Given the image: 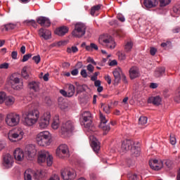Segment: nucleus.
Returning a JSON list of instances; mask_svg holds the SVG:
<instances>
[{
	"label": "nucleus",
	"mask_w": 180,
	"mask_h": 180,
	"mask_svg": "<svg viewBox=\"0 0 180 180\" xmlns=\"http://www.w3.org/2000/svg\"><path fill=\"white\" fill-rule=\"evenodd\" d=\"M86 32V25L82 22H78L75 26V30L72 31V34L75 37H82L85 36Z\"/></svg>",
	"instance_id": "nucleus-13"
},
{
	"label": "nucleus",
	"mask_w": 180,
	"mask_h": 180,
	"mask_svg": "<svg viewBox=\"0 0 180 180\" xmlns=\"http://www.w3.org/2000/svg\"><path fill=\"white\" fill-rule=\"evenodd\" d=\"M49 180H60V176L58 174H53Z\"/></svg>",
	"instance_id": "nucleus-60"
},
{
	"label": "nucleus",
	"mask_w": 180,
	"mask_h": 180,
	"mask_svg": "<svg viewBox=\"0 0 180 180\" xmlns=\"http://www.w3.org/2000/svg\"><path fill=\"white\" fill-rule=\"evenodd\" d=\"M113 76H114V85H118L120 81H123L124 84H128L129 82H127V77L123 72H122V69L120 68H117L115 69L113 72Z\"/></svg>",
	"instance_id": "nucleus-10"
},
{
	"label": "nucleus",
	"mask_w": 180,
	"mask_h": 180,
	"mask_svg": "<svg viewBox=\"0 0 180 180\" xmlns=\"http://www.w3.org/2000/svg\"><path fill=\"white\" fill-rule=\"evenodd\" d=\"M140 154H141L140 150V143L136 142V143L132 146V148H131V157H132V158H136V157H140Z\"/></svg>",
	"instance_id": "nucleus-21"
},
{
	"label": "nucleus",
	"mask_w": 180,
	"mask_h": 180,
	"mask_svg": "<svg viewBox=\"0 0 180 180\" xmlns=\"http://www.w3.org/2000/svg\"><path fill=\"white\" fill-rule=\"evenodd\" d=\"M92 119H94V117L89 111H82L80 114V123L85 129H91L92 127Z\"/></svg>",
	"instance_id": "nucleus-6"
},
{
	"label": "nucleus",
	"mask_w": 180,
	"mask_h": 180,
	"mask_svg": "<svg viewBox=\"0 0 180 180\" xmlns=\"http://www.w3.org/2000/svg\"><path fill=\"white\" fill-rule=\"evenodd\" d=\"M6 98V93L4 91H0V105H2L5 102V98Z\"/></svg>",
	"instance_id": "nucleus-45"
},
{
	"label": "nucleus",
	"mask_w": 180,
	"mask_h": 180,
	"mask_svg": "<svg viewBox=\"0 0 180 180\" xmlns=\"http://www.w3.org/2000/svg\"><path fill=\"white\" fill-rule=\"evenodd\" d=\"M32 110H30L23 115V124L27 127H33L40 117V111L34 106V104L31 105Z\"/></svg>",
	"instance_id": "nucleus-2"
},
{
	"label": "nucleus",
	"mask_w": 180,
	"mask_h": 180,
	"mask_svg": "<svg viewBox=\"0 0 180 180\" xmlns=\"http://www.w3.org/2000/svg\"><path fill=\"white\" fill-rule=\"evenodd\" d=\"M5 27H6V30H11L15 29V27H16V25L15 24L10 23V24H7L5 26Z\"/></svg>",
	"instance_id": "nucleus-50"
},
{
	"label": "nucleus",
	"mask_w": 180,
	"mask_h": 180,
	"mask_svg": "<svg viewBox=\"0 0 180 180\" xmlns=\"http://www.w3.org/2000/svg\"><path fill=\"white\" fill-rule=\"evenodd\" d=\"M174 101L177 103H180V90L176 94V96H174Z\"/></svg>",
	"instance_id": "nucleus-57"
},
{
	"label": "nucleus",
	"mask_w": 180,
	"mask_h": 180,
	"mask_svg": "<svg viewBox=\"0 0 180 180\" xmlns=\"http://www.w3.org/2000/svg\"><path fill=\"white\" fill-rule=\"evenodd\" d=\"M51 127L53 129V130H57V129L60 127V119L58 117H55L53 118Z\"/></svg>",
	"instance_id": "nucleus-34"
},
{
	"label": "nucleus",
	"mask_w": 180,
	"mask_h": 180,
	"mask_svg": "<svg viewBox=\"0 0 180 180\" xmlns=\"http://www.w3.org/2000/svg\"><path fill=\"white\" fill-rule=\"evenodd\" d=\"M44 176V172L41 170H33L27 169L24 173L25 180H39Z\"/></svg>",
	"instance_id": "nucleus-7"
},
{
	"label": "nucleus",
	"mask_w": 180,
	"mask_h": 180,
	"mask_svg": "<svg viewBox=\"0 0 180 180\" xmlns=\"http://www.w3.org/2000/svg\"><path fill=\"white\" fill-rule=\"evenodd\" d=\"M75 129V125L74 122L71 120H68L63 122L59 133L62 137H68Z\"/></svg>",
	"instance_id": "nucleus-5"
},
{
	"label": "nucleus",
	"mask_w": 180,
	"mask_h": 180,
	"mask_svg": "<svg viewBox=\"0 0 180 180\" xmlns=\"http://www.w3.org/2000/svg\"><path fill=\"white\" fill-rule=\"evenodd\" d=\"M160 1V6L161 8L164 6H167V5H169L171 4V0H159Z\"/></svg>",
	"instance_id": "nucleus-44"
},
{
	"label": "nucleus",
	"mask_w": 180,
	"mask_h": 180,
	"mask_svg": "<svg viewBox=\"0 0 180 180\" xmlns=\"http://www.w3.org/2000/svg\"><path fill=\"white\" fill-rule=\"evenodd\" d=\"M56 155L59 158L70 157V148L66 144L60 145L56 149Z\"/></svg>",
	"instance_id": "nucleus-15"
},
{
	"label": "nucleus",
	"mask_w": 180,
	"mask_h": 180,
	"mask_svg": "<svg viewBox=\"0 0 180 180\" xmlns=\"http://www.w3.org/2000/svg\"><path fill=\"white\" fill-rule=\"evenodd\" d=\"M100 128L103 129V131H109L110 130V127L109 125H106V123H108V120H106V117L102 114V112H100Z\"/></svg>",
	"instance_id": "nucleus-20"
},
{
	"label": "nucleus",
	"mask_w": 180,
	"mask_h": 180,
	"mask_svg": "<svg viewBox=\"0 0 180 180\" xmlns=\"http://www.w3.org/2000/svg\"><path fill=\"white\" fill-rule=\"evenodd\" d=\"M165 75V67H159L155 69V77L156 78H160Z\"/></svg>",
	"instance_id": "nucleus-32"
},
{
	"label": "nucleus",
	"mask_w": 180,
	"mask_h": 180,
	"mask_svg": "<svg viewBox=\"0 0 180 180\" xmlns=\"http://www.w3.org/2000/svg\"><path fill=\"white\" fill-rule=\"evenodd\" d=\"M46 164L48 167L53 165V156L49 153V155L46 156Z\"/></svg>",
	"instance_id": "nucleus-41"
},
{
	"label": "nucleus",
	"mask_w": 180,
	"mask_h": 180,
	"mask_svg": "<svg viewBox=\"0 0 180 180\" xmlns=\"http://www.w3.org/2000/svg\"><path fill=\"white\" fill-rule=\"evenodd\" d=\"M30 74V66H24L22 68V70H21V75L23 77V78H25V79H27L29 78Z\"/></svg>",
	"instance_id": "nucleus-33"
},
{
	"label": "nucleus",
	"mask_w": 180,
	"mask_h": 180,
	"mask_svg": "<svg viewBox=\"0 0 180 180\" xmlns=\"http://www.w3.org/2000/svg\"><path fill=\"white\" fill-rule=\"evenodd\" d=\"M129 78L130 79H136V78H140L141 74H140V69L137 66H132L129 70Z\"/></svg>",
	"instance_id": "nucleus-19"
},
{
	"label": "nucleus",
	"mask_w": 180,
	"mask_h": 180,
	"mask_svg": "<svg viewBox=\"0 0 180 180\" xmlns=\"http://www.w3.org/2000/svg\"><path fill=\"white\" fill-rule=\"evenodd\" d=\"M37 23L39 25H41V26H44L45 27H50V25H51V22H50V20L46 17H39L37 19Z\"/></svg>",
	"instance_id": "nucleus-25"
},
{
	"label": "nucleus",
	"mask_w": 180,
	"mask_h": 180,
	"mask_svg": "<svg viewBox=\"0 0 180 180\" xmlns=\"http://www.w3.org/2000/svg\"><path fill=\"white\" fill-rule=\"evenodd\" d=\"M66 92L68 93V98H71L74 96V94H75V86L71 84H65Z\"/></svg>",
	"instance_id": "nucleus-27"
},
{
	"label": "nucleus",
	"mask_w": 180,
	"mask_h": 180,
	"mask_svg": "<svg viewBox=\"0 0 180 180\" xmlns=\"http://www.w3.org/2000/svg\"><path fill=\"white\" fill-rule=\"evenodd\" d=\"M68 33V27L65 26L60 27L55 30V34L58 36H64Z\"/></svg>",
	"instance_id": "nucleus-31"
},
{
	"label": "nucleus",
	"mask_w": 180,
	"mask_h": 180,
	"mask_svg": "<svg viewBox=\"0 0 180 180\" xmlns=\"http://www.w3.org/2000/svg\"><path fill=\"white\" fill-rule=\"evenodd\" d=\"M162 102V99L160 96L149 97L148 99V103H153L155 106H160Z\"/></svg>",
	"instance_id": "nucleus-24"
},
{
	"label": "nucleus",
	"mask_w": 180,
	"mask_h": 180,
	"mask_svg": "<svg viewBox=\"0 0 180 180\" xmlns=\"http://www.w3.org/2000/svg\"><path fill=\"white\" fill-rule=\"evenodd\" d=\"M117 19L120 20V22H124L126 20V18H124V16H123V14L118 13L117 15Z\"/></svg>",
	"instance_id": "nucleus-55"
},
{
	"label": "nucleus",
	"mask_w": 180,
	"mask_h": 180,
	"mask_svg": "<svg viewBox=\"0 0 180 180\" xmlns=\"http://www.w3.org/2000/svg\"><path fill=\"white\" fill-rule=\"evenodd\" d=\"M78 51V47L77 46H72V47H68L67 49V53H68L69 54H71V53H77Z\"/></svg>",
	"instance_id": "nucleus-43"
},
{
	"label": "nucleus",
	"mask_w": 180,
	"mask_h": 180,
	"mask_svg": "<svg viewBox=\"0 0 180 180\" xmlns=\"http://www.w3.org/2000/svg\"><path fill=\"white\" fill-rule=\"evenodd\" d=\"M5 123L8 127H15L20 123V115L17 113H9L6 116Z\"/></svg>",
	"instance_id": "nucleus-8"
},
{
	"label": "nucleus",
	"mask_w": 180,
	"mask_h": 180,
	"mask_svg": "<svg viewBox=\"0 0 180 180\" xmlns=\"http://www.w3.org/2000/svg\"><path fill=\"white\" fill-rule=\"evenodd\" d=\"M136 144V142L131 139L124 140L121 145V150L123 153H126L131 150L132 147Z\"/></svg>",
	"instance_id": "nucleus-17"
},
{
	"label": "nucleus",
	"mask_w": 180,
	"mask_h": 180,
	"mask_svg": "<svg viewBox=\"0 0 180 180\" xmlns=\"http://www.w3.org/2000/svg\"><path fill=\"white\" fill-rule=\"evenodd\" d=\"M58 108L61 109V110H65L67 108H68V105L65 103V101L63 98L58 99Z\"/></svg>",
	"instance_id": "nucleus-35"
},
{
	"label": "nucleus",
	"mask_w": 180,
	"mask_h": 180,
	"mask_svg": "<svg viewBox=\"0 0 180 180\" xmlns=\"http://www.w3.org/2000/svg\"><path fill=\"white\" fill-rule=\"evenodd\" d=\"M156 53H157V49L154 47H150V56H155Z\"/></svg>",
	"instance_id": "nucleus-61"
},
{
	"label": "nucleus",
	"mask_w": 180,
	"mask_h": 180,
	"mask_svg": "<svg viewBox=\"0 0 180 180\" xmlns=\"http://www.w3.org/2000/svg\"><path fill=\"white\" fill-rule=\"evenodd\" d=\"M8 84H10L11 88L15 91L23 89V81L20 79L15 75H12L8 78Z\"/></svg>",
	"instance_id": "nucleus-9"
},
{
	"label": "nucleus",
	"mask_w": 180,
	"mask_h": 180,
	"mask_svg": "<svg viewBox=\"0 0 180 180\" xmlns=\"http://www.w3.org/2000/svg\"><path fill=\"white\" fill-rule=\"evenodd\" d=\"M60 175L63 180H72L75 179L77 173L74 169L68 167L60 170Z\"/></svg>",
	"instance_id": "nucleus-12"
},
{
	"label": "nucleus",
	"mask_w": 180,
	"mask_h": 180,
	"mask_svg": "<svg viewBox=\"0 0 180 180\" xmlns=\"http://www.w3.org/2000/svg\"><path fill=\"white\" fill-rule=\"evenodd\" d=\"M89 140L91 146L93 148L94 153H99V150L101 149V143H99V141H98L96 137H95L94 135L89 136Z\"/></svg>",
	"instance_id": "nucleus-18"
},
{
	"label": "nucleus",
	"mask_w": 180,
	"mask_h": 180,
	"mask_svg": "<svg viewBox=\"0 0 180 180\" xmlns=\"http://www.w3.org/2000/svg\"><path fill=\"white\" fill-rule=\"evenodd\" d=\"M102 84V82L101 81H96L94 83V86L97 88V92H102V91H103V86H101V84Z\"/></svg>",
	"instance_id": "nucleus-39"
},
{
	"label": "nucleus",
	"mask_w": 180,
	"mask_h": 180,
	"mask_svg": "<svg viewBox=\"0 0 180 180\" xmlns=\"http://www.w3.org/2000/svg\"><path fill=\"white\" fill-rule=\"evenodd\" d=\"M169 137H170V143L172 146H175V144H176V138H175V135H174L173 134H171Z\"/></svg>",
	"instance_id": "nucleus-47"
},
{
	"label": "nucleus",
	"mask_w": 180,
	"mask_h": 180,
	"mask_svg": "<svg viewBox=\"0 0 180 180\" xmlns=\"http://www.w3.org/2000/svg\"><path fill=\"white\" fill-rule=\"evenodd\" d=\"M173 164H174V162L170 160H167L165 161V165L167 168H172Z\"/></svg>",
	"instance_id": "nucleus-53"
},
{
	"label": "nucleus",
	"mask_w": 180,
	"mask_h": 180,
	"mask_svg": "<svg viewBox=\"0 0 180 180\" xmlns=\"http://www.w3.org/2000/svg\"><path fill=\"white\" fill-rule=\"evenodd\" d=\"M128 178L129 180H141V176L136 174L129 175Z\"/></svg>",
	"instance_id": "nucleus-42"
},
{
	"label": "nucleus",
	"mask_w": 180,
	"mask_h": 180,
	"mask_svg": "<svg viewBox=\"0 0 180 180\" xmlns=\"http://www.w3.org/2000/svg\"><path fill=\"white\" fill-rule=\"evenodd\" d=\"M87 63H91V64H94V65H96V62L94 60V58L91 57L87 58Z\"/></svg>",
	"instance_id": "nucleus-63"
},
{
	"label": "nucleus",
	"mask_w": 180,
	"mask_h": 180,
	"mask_svg": "<svg viewBox=\"0 0 180 180\" xmlns=\"http://www.w3.org/2000/svg\"><path fill=\"white\" fill-rule=\"evenodd\" d=\"M28 88L34 92H39L40 91V83L39 82H30L28 84Z\"/></svg>",
	"instance_id": "nucleus-29"
},
{
	"label": "nucleus",
	"mask_w": 180,
	"mask_h": 180,
	"mask_svg": "<svg viewBox=\"0 0 180 180\" xmlns=\"http://www.w3.org/2000/svg\"><path fill=\"white\" fill-rule=\"evenodd\" d=\"M36 141L39 147H49L51 144V134L49 131H42L37 134Z\"/></svg>",
	"instance_id": "nucleus-3"
},
{
	"label": "nucleus",
	"mask_w": 180,
	"mask_h": 180,
	"mask_svg": "<svg viewBox=\"0 0 180 180\" xmlns=\"http://www.w3.org/2000/svg\"><path fill=\"white\" fill-rule=\"evenodd\" d=\"M9 68V63H4L0 65V70H8Z\"/></svg>",
	"instance_id": "nucleus-52"
},
{
	"label": "nucleus",
	"mask_w": 180,
	"mask_h": 180,
	"mask_svg": "<svg viewBox=\"0 0 180 180\" xmlns=\"http://www.w3.org/2000/svg\"><path fill=\"white\" fill-rule=\"evenodd\" d=\"M131 49H133V41H127L124 46V51L129 53V51H131Z\"/></svg>",
	"instance_id": "nucleus-37"
},
{
	"label": "nucleus",
	"mask_w": 180,
	"mask_h": 180,
	"mask_svg": "<svg viewBox=\"0 0 180 180\" xmlns=\"http://www.w3.org/2000/svg\"><path fill=\"white\" fill-rule=\"evenodd\" d=\"M149 165L152 169L155 171H160L162 168V162H159L158 160H149Z\"/></svg>",
	"instance_id": "nucleus-22"
},
{
	"label": "nucleus",
	"mask_w": 180,
	"mask_h": 180,
	"mask_svg": "<svg viewBox=\"0 0 180 180\" xmlns=\"http://www.w3.org/2000/svg\"><path fill=\"white\" fill-rule=\"evenodd\" d=\"M32 60L33 61H34V63L36 64H39V63H40V61L41 60V58H40V56H35L32 57Z\"/></svg>",
	"instance_id": "nucleus-51"
},
{
	"label": "nucleus",
	"mask_w": 180,
	"mask_h": 180,
	"mask_svg": "<svg viewBox=\"0 0 180 180\" xmlns=\"http://www.w3.org/2000/svg\"><path fill=\"white\" fill-rule=\"evenodd\" d=\"M39 34L42 39H44V40H50V39H51V31L49 30L41 28L39 30Z\"/></svg>",
	"instance_id": "nucleus-23"
},
{
	"label": "nucleus",
	"mask_w": 180,
	"mask_h": 180,
	"mask_svg": "<svg viewBox=\"0 0 180 180\" xmlns=\"http://www.w3.org/2000/svg\"><path fill=\"white\" fill-rule=\"evenodd\" d=\"M101 108L103 110L105 113H110V105L108 104H105L103 103H101Z\"/></svg>",
	"instance_id": "nucleus-36"
},
{
	"label": "nucleus",
	"mask_w": 180,
	"mask_h": 180,
	"mask_svg": "<svg viewBox=\"0 0 180 180\" xmlns=\"http://www.w3.org/2000/svg\"><path fill=\"white\" fill-rule=\"evenodd\" d=\"M13 162H15V161L11 154L7 153L4 155L3 158V165L4 167L7 169L12 168V167H13Z\"/></svg>",
	"instance_id": "nucleus-16"
},
{
	"label": "nucleus",
	"mask_w": 180,
	"mask_h": 180,
	"mask_svg": "<svg viewBox=\"0 0 180 180\" xmlns=\"http://www.w3.org/2000/svg\"><path fill=\"white\" fill-rule=\"evenodd\" d=\"M60 94H61V95H63V96H67L68 98V93H67V91H65V90L60 89Z\"/></svg>",
	"instance_id": "nucleus-64"
},
{
	"label": "nucleus",
	"mask_w": 180,
	"mask_h": 180,
	"mask_svg": "<svg viewBox=\"0 0 180 180\" xmlns=\"http://www.w3.org/2000/svg\"><path fill=\"white\" fill-rule=\"evenodd\" d=\"M29 25H31L33 26V27H37V24L36 23V21L34 20H31L27 22Z\"/></svg>",
	"instance_id": "nucleus-62"
},
{
	"label": "nucleus",
	"mask_w": 180,
	"mask_h": 180,
	"mask_svg": "<svg viewBox=\"0 0 180 180\" xmlns=\"http://www.w3.org/2000/svg\"><path fill=\"white\" fill-rule=\"evenodd\" d=\"M16 101V99L13 96H6V98L4 99V103L6 106H13V105H15V102Z\"/></svg>",
	"instance_id": "nucleus-30"
},
{
	"label": "nucleus",
	"mask_w": 180,
	"mask_h": 180,
	"mask_svg": "<svg viewBox=\"0 0 180 180\" xmlns=\"http://www.w3.org/2000/svg\"><path fill=\"white\" fill-rule=\"evenodd\" d=\"M29 58H32V53H27V54L25 55L22 57V62L26 63V61H27L29 60Z\"/></svg>",
	"instance_id": "nucleus-49"
},
{
	"label": "nucleus",
	"mask_w": 180,
	"mask_h": 180,
	"mask_svg": "<svg viewBox=\"0 0 180 180\" xmlns=\"http://www.w3.org/2000/svg\"><path fill=\"white\" fill-rule=\"evenodd\" d=\"M47 155H49V151L46 150H41L39 153L38 155V163L40 165L44 164V162H46V159L47 158Z\"/></svg>",
	"instance_id": "nucleus-26"
},
{
	"label": "nucleus",
	"mask_w": 180,
	"mask_h": 180,
	"mask_svg": "<svg viewBox=\"0 0 180 180\" xmlns=\"http://www.w3.org/2000/svg\"><path fill=\"white\" fill-rule=\"evenodd\" d=\"M127 165L128 167H134V164H136V162L134 160H131V158H127L126 159Z\"/></svg>",
	"instance_id": "nucleus-46"
},
{
	"label": "nucleus",
	"mask_w": 180,
	"mask_h": 180,
	"mask_svg": "<svg viewBox=\"0 0 180 180\" xmlns=\"http://www.w3.org/2000/svg\"><path fill=\"white\" fill-rule=\"evenodd\" d=\"M36 154H37L36 146H34V145H30L26 151V154L25 153V150H23V149L17 148L14 150L13 155L16 162H23L25 158L27 160H33V158L36 157Z\"/></svg>",
	"instance_id": "nucleus-1"
},
{
	"label": "nucleus",
	"mask_w": 180,
	"mask_h": 180,
	"mask_svg": "<svg viewBox=\"0 0 180 180\" xmlns=\"http://www.w3.org/2000/svg\"><path fill=\"white\" fill-rule=\"evenodd\" d=\"M5 147H6V143L4 141H0V151H2Z\"/></svg>",
	"instance_id": "nucleus-58"
},
{
	"label": "nucleus",
	"mask_w": 180,
	"mask_h": 180,
	"mask_svg": "<svg viewBox=\"0 0 180 180\" xmlns=\"http://www.w3.org/2000/svg\"><path fill=\"white\" fill-rule=\"evenodd\" d=\"M80 75L82 77V78H88V72H86V70L85 69L81 70Z\"/></svg>",
	"instance_id": "nucleus-56"
},
{
	"label": "nucleus",
	"mask_w": 180,
	"mask_h": 180,
	"mask_svg": "<svg viewBox=\"0 0 180 180\" xmlns=\"http://www.w3.org/2000/svg\"><path fill=\"white\" fill-rule=\"evenodd\" d=\"M143 5L147 9H151V8H155L158 5V0H144Z\"/></svg>",
	"instance_id": "nucleus-28"
},
{
	"label": "nucleus",
	"mask_w": 180,
	"mask_h": 180,
	"mask_svg": "<svg viewBox=\"0 0 180 180\" xmlns=\"http://www.w3.org/2000/svg\"><path fill=\"white\" fill-rule=\"evenodd\" d=\"M117 56L119 60H126V54H124L123 53L117 52Z\"/></svg>",
	"instance_id": "nucleus-48"
},
{
	"label": "nucleus",
	"mask_w": 180,
	"mask_h": 180,
	"mask_svg": "<svg viewBox=\"0 0 180 180\" xmlns=\"http://www.w3.org/2000/svg\"><path fill=\"white\" fill-rule=\"evenodd\" d=\"M86 70L87 71H89V72H94V70H95V67H94V65H92L91 64H89L87 66H86Z\"/></svg>",
	"instance_id": "nucleus-54"
},
{
	"label": "nucleus",
	"mask_w": 180,
	"mask_h": 180,
	"mask_svg": "<svg viewBox=\"0 0 180 180\" xmlns=\"http://www.w3.org/2000/svg\"><path fill=\"white\" fill-rule=\"evenodd\" d=\"M98 43L107 49H112L113 47V37L108 34L101 35L98 39Z\"/></svg>",
	"instance_id": "nucleus-14"
},
{
	"label": "nucleus",
	"mask_w": 180,
	"mask_h": 180,
	"mask_svg": "<svg viewBox=\"0 0 180 180\" xmlns=\"http://www.w3.org/2000/svg\"><path fill=\"white\" fill-rule=\"evenodd\" d=\"M147 117L141 116L139 119V124H141V126L147 124Z\"/></svg>",
	"instance_id": "nucleus-40"
},
{
	"label": "nucleus",
	"mask_w": 180,
	"mask_h": 180,
	"mask_svg": "<svg viewBox=\"0 0 180 180\" xmlns=\"http://www.w3.org/2000/svg\"><path fill=\"white\" fill-rule=\"evenodd\" d=\"M11 57H12L13 60H18V51H13L11 53Z\"/></svg>",
	"instance_id": "nucleus-59"
},
{
	"label": "nucleus",
	"mask_w": 180,
	"mask_h": 180,
	"mask_svg": "<svg viewBox=\"0 0 180 180\" xmlns=\"http://www.w3.org/2000/svg\"><path fill=\"white\" fill-rule=\"evenodd\" d=\"M101 6H102V5H101V4L93 6L90 11L91 16H95V13L98 12V11H99V9H101Z\"/></svg>",
	"instance_id": "nucleus-38"
},
{
	"label": "nucleus",
	"mask_w": 180,
	"mask_h": 180,
	"mask_svg": "<svg viewBox=\"0 0 180 180\" xmlns=\"http://www.w3.org/2000/svg\"><path fill=\"white\" fill-rule=\"evenodd\" d=\"M25 139V131L21 127H16L8 133V139L11 143H18Z\"/></svg>",
	"instance_id": "nucleus-4"
},
{
	"label": "nucleus",
	"mask_w": 180,
	"mask_h": 180,
	"mask_svg": "<svg viewBox=\"0 0 180 180\" xmlns=\"http://www.w3.org/2000/svg\"><path fill=\"white\" fill-rule=\"evenodd\" d=\"M51 119V114L50 112H45L39 120V127L41 130L44 129H47L49 127V124H50V120Z\"/></svg>",
	"instance_id": "nucleus-11"
}]
</instances>
